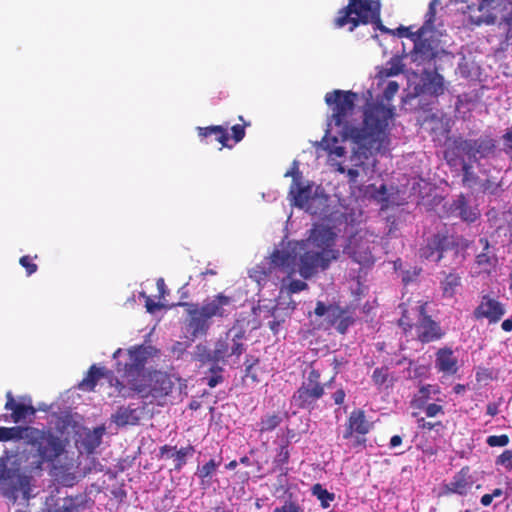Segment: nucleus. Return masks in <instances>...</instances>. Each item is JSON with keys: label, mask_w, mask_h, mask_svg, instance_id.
I'll return each mask as SVG.
<instances>
[{"label": "nucleus", "mask_w": 512, "mask_h": 512, "mask_svg": "<svg viewBox=\"0 0 512 512\" xmlns=\"http://www.w3.org/2000/svg\"><path fill=\"white\" fill-rule=\"evenodd\" d=\"M404 65L400 58H392L385 68L380 71L381 77H391L403 72Z\"/></svg>", "instance_id": "31"}, {"label": "nucleus", "mask_w": 512, "mask_h": 512, "mask_svg": "<svg viewBox=\"0 0 512 512\" xmlns=\"http://www.w3.org/2000/svg\"><path fill=\"white\" fill-rule=\"evenodd\" d=\"M193 453L194 447L192 445L181 447L179 450L175 449V451L171 454V457L174 458V470L180 471L186 464V457L192 455Z\"/></svg>", "instance_id": "30"}, {"label": "nucleus", "mask_w": 512, "mask_h": 512, "mask_svg": "<svg viewBox=\"0 0 512 512\" xmlns=\"http://www.w3.org/2000/svg\"><path fill=\"white\" fill-rule=\"evenodd\" d=\"M290 458V451H289V444L286 443L284 445H281L277 451V454L274 458V465L276 468H278L280 471H283L286 469V465L289 462Z\"/></svg>", "instance_id": "34"}, {"label": "nucleus", "mask_w": 512, "mask_h": 512, "mask_svg": "<svg viewBox=\"0 0 512 512\" xmlns=\"http://www.w3.org/2000/svg\"><path fill=\"white\" fill-rule=\"evenodd\" d=\"M399 90V84L396 81L388 82L386 88L383 91V98L390 102Z\"/></svg>", "instance_id": "49"}, {"label": "nucleus", "mask_w": 512, "mask_h": 512, "mask_svg": "<svg viewBox=\"0 0 512 512\" xmlns=\"http://www.w3.org/2000/svg\"><path fill=\"white\" fill-rule=\"evenodd\" d=\"M259 363V359L255 357H247L245 364V377L250 378L252 382H259L257 373L254 371V366Z\"/></svg>", "instance_id": "38"}, {"label": "nucleus", "mask_w": 512, "mask_h": 512, "mask_svg": "<svg viewBox=\"0 0 512 512\" xmlns=\"http://www.w3.org/2000/svg\"><path fill=\"white\" fill-rule=\"evenodd\" d=\"M455 148L469 159L486 158L496 149V140L489 135L477 139H460L454 142Z\"/></svg>", "instance_id": "10"}, {"label": "nucleus", "mask_w": 512, "mask_h": 512, "mask_svg": "<svg viewBox=\"0 0 512 512\" xmlns=\"http://www.w3.org/2000/svg\"><path fill=\"white\" fill-rule=\"evenodd\" d=\"M370 431V424L366 420L363 410H353L346 422L343 432V438L346 440L352 439L354 434H357L352 440L351 447L359 448L365 447L366 438L364 437Z\"/></svg>", "instance_id": "11"}, {"label": "nucleus", "mask_w": 512, "mask_h": 512, "mask_svg": "<svg viewBox=\"0 0 512 512\" xmlns=\"http://www.w3.org/2000/svg\"><path fill=\"white\" fill-rule=\"evenodd\" d=\"M230 355L229 353V344L226 340H218L215 343V348L213 350V358L214 363L219 362L220 360H223L225 357H228Z\"/></svg>", "instance_id": "35"}, {"label": "nucleus", "mask_w": 512, "mask_h": 512, "mask_svg": "<svg viewBox=\"0 0 512 512\" xmlns=\"http://www.w3.org/2000/svg\"><path fill=\"white\" fill-rule=\"evenodd\" d=\"M496 465L503 466L506 470L512 471V451H503L496 459Z\"/></svg>", "instance_id": "43"}, {"label": "nucleus", "mask_w": 512, "mask_h": 512, "mask_svg": "<svg viewBox=\"0 0 512 512\" xmlns=\"http://www.w3.org/2000/svg\"><path fill=\"white\" fill-rule=\"evenodd\" d=\"M308 288V284L302 280H292L288 287H287V290H288V293L290 294H294V293H298V292H301L303 290H306Z\"/></svg>", "instance_id": "54"}, {"label": "nucleus", "mask_w": 512, "mask_h": 512, "mask_svg": "<svg viewBox=\"0 0 512 512\" xmlns=\"http://www.w3.org/2000/svg\"><path fill=\"white\" fill-rule=\"evenodd\" d=\"M104 377L109 378L111 386L115 388L114 384L116 378L112 375V372L93 364L88 369L86 376L78 384V388L84 392H92L94 391L98 381Z\"/></svg>", "instance_id": "17"}, {"label": "nucleus", "mask_w": 512, "mask_h": 512, "mask_svg": "<svg viewBox=\"0 0 512 512\" xmlns=\"http://www.w3.org/2000/svg\"><path fill=\"white\" fill-rule=\"evenodd\" d=\"M273 512H303L301 507L293 501H285L282 506L274 508Z\"/></svg>", "instance_id": "50"}, {"label": "nucleus", "mask_w": 512, "mask_h": 512, "mask_svg": "<svg viewBox=\"0 0 512 512\" xmlns=\"http://www.w3.org/2000/svg\"><path fill=\"white\" fill-rule=\"evenodd\" d=\"M113 422L118 426L136 425L140 420L137 408L121 406L112 416Z\"/></svg>", "instance_id": "20"}, {"label": "nucleus", "mask_w": 512, "mask_h": 512, "mask_svg": "<svg viewBox=\"0 0 512 512\" xmlns=\"http://www.w3.org/2000/svg\"><path fill=\"white\" fill-rule=\"evenodd\" d=\"M380 9L378 0H348V4L338 10L333 27L341 29L348 26V31L353 32L360 25L372 23L375 29L390 34L392 30L381 21Z\"/></svg>", "instance_id": "6"}, {"label": "nucleus", "mask_w": 512, "mask_h": 512, "mask_svg": "<svg viewBox=\"0 0 512 512\" xmlns=\"http://www.w3.org/2000/svg\"><path fill=\"white\" fill-rule=\"evenodd\" d=\"M486 442L490 447H503L509 443V437L506 434L491 435Z\"/></svg>", "instance_id": "46"}, {"label": "nucleus", "mask_w": 512, "mask_h": 512, "mask_svg": "<svg viewBox=\"0 0 512 512\" xmlns=\"http://www.w3.org/2000/svg\"><path fill=\"white\" fill-rule=\"evenodd\" d=\"M462 183L465 187L473 188L478 184L479 177L474 173L472 166L465 161L462 164Z\"/></svg>", "instance_id": "32"}, {"label": "nucleus", "mask_w": 512, "mask_h": 512, "mask_svg": "<svg viewBox=\"0 0 512 512\" xmlns=\"http://www.w3.org/2000/svg\"><path fill=\"white\" fill-rule=\"evenodd\" d=\"M329 308H330V305H326L322 301H318L316 303V307L314 309V313L318 317H325L327 312H328V310H329Z\"/></svg>", "instance_id": "57"}, {"label": "nucleus", "mask_w": 512, "mask_h": 512, "mask_svg": "<svg viewBox=\"0 0 512 512\" xmlns=\"http://www.w3.org/2000/svg\"><path fill=\"white\" fill-rule=\"evenodd\" d=\"M178 305L187 308L186 325L192 338L205 336L212 319L226 318L235 310L234 298L222 292L206 298L201 305L187 302Z\"/></svg>", "instance_id": "5"}, {"label": "nucleus", "mask_w": 512, "mask_h": 512, "mask_svg": "<svg viewBox=\"0 0 512 512\" xmlns=\"http://www.w3.org/2000/svg\"><path fill=\"white\" fill-rule=\"evenodd\" d=\"M281 423L282 417L278 413L264 415L259 423V432H271L275 430Z\"/></svg>", "instance_id": "27"}, {"label": "nucleus", "mask_w": 512, "mask_h": 512, "mask_svg": "<svg viewBox=\"0 0 512 512\" xmlns=\"http://www.w3.org/2000/svg\"><path fill=\"white\" fill-rule=\"evenodd\" d=\"M450 211L461 218L465 222H474L479 217V212L476 208L471 207L465 196L460 195L457 200L450 206Z\"/></svg>", "instance_id": "19"}, {"label": "nucleus", "mask_w": 512, "mask_h": 512, "mask_svg": "<svg viewBox=\"0 0 512 512\" xmlns=\"http://www.w3.org/2000/svg\"><path fill=\"white\" fill-rule=\"evenodd\" d=\"M505 314L504 306L496 299L484 295L474 310L476 319H488L489 323H497Z\"/></svg>", "instance_id": "13"}, {"label": "nucleus", "mask_w": 512, "mask_h": 512, "mask_svg": "<svg viewBox=\"0 0 512 512\" xmlns=\"http://www.w3.org/2000/svg\"><path fill=\"white\" fill-rule=\"evenodd\" d=\"M418 428L423 430H436V432L444 433L445 425L441 422L426 421L424 418L417 420Z\"/></svg>", "instance_id": "41"}, {"label": "nucleus", "mask_w": 512, "mask_h": 512, "mask_svg": "<svg viewBox=\"0 0 512 512\" xmlns=\"http://www.w3.org/2000/svg\"><path fill=\"white\" fill-rule=\"evenodd\" d=\"M198 135L200 137L206 138L208 136L214 135L216 140L223 147H231L228 145L229 135L227 128L222 125H212L208 127H198Z\"/></svg>", "instance_id": "22"}, {"label": "nucleus", "mask_w": 512, "mask_h": 512, "mask_svg": "<svg viewBox=\"0 0 512 512\" xmlns=\"http://www.w3.org/2000/svg\"><path fill=\"white\" fill-rule=\"evenodd\" d=\"M176 447H172V446H169V445H163L162 447H160V450H159V454H160V458H164L166 455L167 457H170L168 454L169 453H173L175 451Z\"/></svg>", "instance_id": "63"}, {"label": "nucleus", "mask_w": 512, "mask_h": 512, "mask_svg": "<svg viewBox=\"0 0 512 512\" xmlns=\"http://www.w3.org/2000/svg\"><path fill=\"white\" fill-rule=\"evenodd\" d=\"M438 4L439 0H432L429 3L428 11L425 15V22L420 28H418V30L413 34V36L423 38L428 32L433 31L435 29L434 22L436 18V6Z\"/></svg>", "instance_id": "24"}, {"label": "nucleus", "mask_w": 512, "mask_h": 512, "mask_svg": "<svg viewBox=\"0 0 512 512\" xmlns=\"http://www.w3.org/2000/svg\"><path fill=\"white\" fill-rule=\"evenodd\" d=\"M325 386L326 384L321 382L320 371L311 367L293 393L291 404L301 410L313 411L318 407V401L325 395Z\"/></svg>", "instance_id": "8"}, {"label": "nucleus", "mask_w": 512, "mask_h": 512, "mask_svg": "<svg viewBox=\"0 0 512 512\" xmlns=\"http://www.w3.org/2000/svg\"><path fill=\"white\" fill-rule=\"evenodd\" d=\"M222 371V368H220L219 366H213L211 368V372L213 373L212 376H210L209 378H207V385L211 388H214L216 387L219 383H221L223 381V377L222 375L220 374Z\"/></svg>", "instance_id": "48"}, {"label": "nucleus", "mask_w": 512, "mask_h": 512, "mask_svg": "<svg viewBox=\"0 0 512 512\" xmlns=\"http://www.w3.org/2000/svg\"><path fill=\"white\" fill-rule=\"evenodd\" d=\"M410 29H411V27L400 26L396 30H392L391 34L392 35H396V36H398L400 38L406 37V38H410L412 40L419 39L417 36H413V34L415 32H411Z\"/></svg>", "instance_id": "55"}, {"label": "nucleus", "mask_w": 512, "mask_h": 512, "mask_svg": "<svg viewBox=\"0 0 512 512\" xmlns=\"http://www.w3.org/2000/svg\"><path fill=\"white\" fill-rule=\"evenodd\" d=\"M437 394L439 393V390L436 386L433 385H426L422 386L417 394L414 395L413 399L411 400V406L413 408H423L425 404L430 399H434L431 397V394Z\"/></svg>", "instance_id": "25"}, {"label": "nucleus", "mask_w": 512, "mask_h": 512, "mask_svg": "<svg viewBox=\"0 0 512 512\" xmlns=\"http://www.w3.org/2000/svg\"><path fill=\"white\" fill-rule=\"evenodd\" d=\"M349 254L353 261L362 266H370L374 263V257L368 249L361 251L353 249Z\"/></svg>", "instance_id": "33"}, {"label": "nucleus", "mask_w": 512, "mask_h": 512, "mask_svg": "<svg viewBox=\"0 0 512 512\" xmlns=\"http://www.w3.org/2000/svg\"><path fill=\"white\" fill-rule=\"evenodd\" d=\"M196 360L202 363L214 362L213 351L205 346H197Z\"/></svg>", "instance_id": "45"}, {"label": "nucleus", "mask_w": 512, "mask_h": 512, "mask_svg": "<svg viewBox=\"0 0 512 512\" xmlns=\"http://www.w3.org/2000/svg\"><path fill=\"white\" fill-rule=\"evenodd\" d=\"M148 350L143 345L134 346L127 350L125 361H117L116 371L127 382L126 386L119 379H115V390L123 398H130L134 394L142 398L154 399L168 396L174 387L169 374L158 370H146Z\"/></svg>", "instance_id": "2"}, {"label": "nucleus", "mask_w": 512, "mask_h": 512, "mask_svg": "<svg viewBox=\"0 0 512 512\" xmlns=\"http://www.w3.org/2000/svg\"><path fill=\"white\" fill-rule=\"evenodd\" d=\"M458 287H461V277L450 273V295L456 292Z\"/></svg>", "instance_id": "58"}, {"label": "nucleus", "mask_w": 512, "mask_h": 512, "mask_svg": "<svg viewBox=\"0 0 512 512\" xmlns=\"http://www.w3.org/2000/svg\"><path fill=\"white\" fill-rule=\"evenodd\" d=\"M471 244V241L461 236L452 237L450 241V252H452L456 264L461 265L466 260Z\"/></svg>", "instance_id": "21"}, {"label": "nucleus", "mask_w": 512, "mask_h": 512, "mask_svg": "<svg viewBox=\"0 0 512 512\" xmlns=\"http://www.w3.org/2000/svg\"><path fill=\"white\" fill-rule=\"evenodd\" d=\"M222 460L223 459L221 456H219L218 459H210L203 466L198 467L196 475L202 482L208 478H211L212 475L216 472L217 468L221 465Z\"/></svg>", "instance_id": "26"}, {"label": "nucleus", "mask_w": 512, "mask_h": 512, "mask_svg": "<svg viewBox=\"0 0 512 512\" xmlns=\"http://www.w3.org/2000/svg\"><path fill=\"white\" fill-rule=\"evenodd\" d=\"M233 342L234 343L233 346L231 347L230 355L240 356L244 351V345L243 343L236 341L235 339L233 340Z\"/></svg>", "instance_id": "60"}, {"label": "nucleus", "mask_w": 512, "mask_h": 512, "mask_svg": "<svg viewBox=\"0 0 512 512\" xmlns=\"http://www.w3.org/2000/svg\"><path fill=\"white\" fill-rule=\"evenodd\" d=\"M4 408L12 411L10 418L14 423L24 421L27 417H31L36 414V409L31 404L16 402L11 391L6 393V403Z\"/></svg>", "instance_id": "18"}, {"label": "nucleus", "mask_w": 512, "mask_h": 512, "mask_svg": "<svg viewBox=\"0 0 512 512\" xmlns=\"http://www.w3.org/2000/svg\"><path fill=\"white\" fill-rule=\"evenodd\" d=\"M421 409L424 410L427 417H431V418L435 417L438 413L444 414L443 407L441 405H438L435 403H431V404L426 403L425 406Z\"/></svg>", "instance_id": "52"}, {"label": "nucleus", "mask_w": 512, "mask_h": 512, "mask_svg": "<svg viewBox=\"0 0 512 512\" xmlns=\"http://www.w3.org/2000/svg\"><path fill=\"white\" fill-rule=\"evenodd\" d=\"M481 188L484 192L489 191L490 193H495V191L497 190L498 187L496 185H494L490 180H485L481 184Z\"/></svg>", "instance_id": "62"}, {"label": "nucleus", "mask_w": 512, "mask_h": 512, "mask_svg": "<svg viewBox=\"0 0 512 512\" xmlns=\"http://www.w3.org/2000/svg\"><path fill=\"white\" fill-rule=\"evenodd\" d=\"M72 510V499L65 498L63 499V502L61 504L58 502L55 503L54 507L51 510H49V512H72Z\"/></svg>", "instance_id": "51"}, {"label": "nucleus", "mask_w": 512, "mask_h": 512, "mask_svg": "<svg viewBox=\"0 0 512 512\" xmlns=\"http://www.w3.org/2000/svg\"><path fill=\"white\" fill-rule=\"evenodd\" d=\"M312 495L315 496L321 503L323 508H328L330 502L334 501L335 494L329 492L320 483H316L311 488Z\"/></svg>", "instance_id": "28"}, {"label": "nucleus", "mask_w": 512, "mask_h": 512, "mask_svg": "<svg viewBox=\"0 0 512 512\" xmlns=\"http://www.w3.org/2000/svg\"><path fill=\"white\" fill-rule=\"evenodd\" d=\"M293 257L288 251L275 250L271 254V265L275 268H289Z\"/></svg>", "instance_id": "29"}, {"label": "nucleus", "mask_w": 512, "mask_h": 512, "mask_svg": "<svg viewBox=\"0 0 512 512\" xmlns=\"http://www.w3.org/2000/svg\"><path fill=\"white\" fill-rule=\"evenodd\" d=\"M394 108L383 103H372L364 111L363 127L353 128L351 138L357 144L356 153L368 158L382 150L388 143L389 120Z\"/></svg>", "instance_id": "3"}, {"label": "nucleus", "mask_w": 512, "mask_h": 512, "mask_svg": "<svg viewBox=\"0 0 512 512\" xmlns=\"http://www.w3.org/2000/svg\"><path fill=\"white\" fill-rule=\"evenodd\" d=\"M354 323V319L349 313L344 310L343 315L341 318L338 319V321L335 323L334 327L337 329V331L341 334L346 333L347 329L350 325Z\"/></svg>", "instance_id": "39"}, {"label": "nucleus", "mask_w": 512, "mask_h": 512, "mask_svg": "<svg viewBox=\"0 0 512 512\" xmlns=\"http://www.w3.org/2000/svg\"><path fill=\"white\" fill-rule=\"evenodd\" d=\"M289 195L292 198L293 205L301 209H305L312 215L318 214L314 204L319 200L312 196V187L310 185H303L301 182V173L299 168L296 167L294 174V181H292Z\"/></svg>", "instance_id": "12"}, {"label": "nucleus", "mask_w": 512, "mask_h": 512, "mask_svg": "<svg viewBox=\"0 0 512 512\" xmlns=\"http://www.w3.org/2000/svg\"><path fill=\"white\" fill-rule=\"evenodd\" d=\"M426 305L427 303L420 304L411 312L404 311L398 321L405 333L415 327L417 338L423 343L432 342L442 336L439 325L426 314Z\"/></svg>", "instance_id": "7"}, {"label": "nucleus", "mask_w": 512, "mask_h": 512, "mask_svg": "<svg viewBox=\"0 0 512 512\" xmlns=\"http://www.w3.org/2000/svg\"><path fill=\"white\" fill-rule=\"evenodd\" d=\"M479 244L482 247V251L475 256V263L481 273H491V271L498 264V257L495 249L490 245L489 240L486 237L479 239Z\"/></svg>", "instance_id": "15"}, {"label": "nucleus", "mask_w": 512, "mask_h": 512, "mask_svg": "<svg viewBox=\"0 0 512 512\" xmlns=\"http://www.w3.org/2000/svg\"><path fill=\"white\" fill-rule=\"evenodd\" d=\"M345 396H346L345 391L342 388H340L333 393L332 398H333L335 404L341 405L344 403Z\"/></svg>", "instance_id": "59"}, {"label": "nucleus", "mask_w": 512, "mask_h": 512, "mask_svg": "<svg viewBox=\"0 0 512 512\" xmlns=\"http://www.w3.org/2000/svg\"><path fill=\"white\" fill-rule=\"evenodd\" d=\"M347 176L349 178V182L355 184L357 182V178L359 176V172L357 169L351 168L346 171Z\"/></svg>", "instance_id": "64"}, {"label": "nucleus", "mask_w": 512, "mask_h": 512, "mask_svg": "<svg viewBox=\"0 0 512 512\" xmlns=\"http://www.w3.org/2000/svg\"><path fill=\"white\" fill-rule=\"evenodd\" d=\"M480 488V485H476V478L471 472L469 467H463L454 477L450 483V492L457 493L460 495H466L472 489Z\"/></svg>", "instance_id": "16"}, {"label": "nucleus", "mask_w": 512, "mask_h": 512, "mask_svg": "<svg viewBox=\"0 0 512 512\" xmlns=\"http://www.w3.org/2000/svg\"><path fill=\"white\" fill-rule=\"evenodd\" d=\"M502 139L504 141V152L512 160V127L507 129Z\"/></svg>", "instance_id": "53"}, {"label": "nucleus", "mask_w": 512, "mask_h": 512, "mask_svg": "<svg viewBox=\"0 0 512 512\" xmlns=\"http://www.w3.org/2000/svg\"><path fill=\"white\" fill-rule=\"evenodd\" d=\"M372 197L382 204V208H387L391 202L387 186L385 184H381L379 188H375V191L372 193Z\"/></svg>", "instance_id": "36"}, {"label": "nucleus", "mask_w": 512, "mask_h": 512, "mask_svg": "<svg viewBox=\"0 0 512 512\" xmlns=\"http://www.w3.org/2000/svg\"><path fill=\"white\" fill-rule=\"evenodd\" d=\"M1 442H21L13 449H5L0 457V483L9 486L5 495L17 499L16 493L23 491L29 499V478L21 473L22 465L30 471L42 470L46 463H54L66 451L67 440L51 428L31 425L0 426Z\"/></svg>", "instance_id": "1"}, {"label": "nucleus", "mask_w": 512, "mask_h": 512, "mask_svg": "<svg viewBox=\"0 0 512 512\" xmlns=\"http://www.w3.org/2000/svg\"><path fill=\"white\" fill-rule=\"evenodd\" d=\"M447 247V236L436 234L428 239L427 243L420 248V257L431 262H438L442 259Z\"/></svg>", "instance_id": "14"}, {"label": "nucleus", "mask_w": 512, "mask_h": 512, "mask_svg": "<svg viewBox=\"0 0 512 512\" xmlns=\"http://www.w3.org/2000/svg\"><path fill=\"white\" fill-rule=\"evenodd\" d=\"M388 379V368L378 367L373 371L372 380L377 386H382Z\"/></svg>", "instance_id": "42"}, {"label": "nucleus", "mask_w": 512, "mask_h": 512, "mask_svg": "<svg viewBox=\"0 0 512 512\" xmlns=\"http://www.w3.org/2000/svg\"><path fill=\"white\" fill-rule=\"evenodd\" d=\"M20 265L25 268L27 276H31L38 269V266L33 262L29 255L22 256L19 259Z\"/></svg>", "instance_id": "47"}, {"label": "nucleus", "mask_w": 512, "mask_h": 512, "mask_svg": "<svg viewBox=\"0 0 512 512\" xmlns=\"http://www.w3.org/2000/svg\"><path fill=\"white\" fill-rule=\"evenodd\" d=\"M344 309L337 305H330V308L325 316V320L330 326H334L339 318L343 315Z\"/></svg>", "instance_id": "40"}, {"label": "nucleus", "mask_w": 512, "mask_h": 512, "mask_svg": "<svg viewBox=\"0 0 512 512\" xmlns=\"http://www.w3.org/2000/svg\"><path fill=\"white\" fill-rule=\"evenodd\" d=\"M141 295L145 297V307L149 313H154L155 311H158L163 307L161 303L155 302L149 296H146L144 293H141Z\"/></svg>", "instance_id": "56"}, {"label": "nucleus", "mask_w": 512, "mask_h": 512, "mask_svg": "<svg viewBox=\"0 0 512 512\" xmlns=\"http://www.w3.org/2000/svg\"><path fill=\"white\" fill-rule=\"evenodd\" d=\"M156 286L159 292V298H164L167 292L166 284L163 278H158L156 281Z\"/></svg>", "instance_id": "61"}, {"label": "nucleus", "mask_w": 512, "mask_h": 512, "mask_svg": "<svg viewBox=\"0 0 512 512\" xmlns=\"http://www.w3.org/2000/svg\"><path fill=\"white\" fill-rule=\"evenodd\" d=\"M436 367L443 372L448 371V348H442L437 353Z\"/></svg>", "instance_id": "44"}, {"label": "nucleus", "mask_w": 512, "mask_h": 512, "mask_svg": "<svg viewBox=\"0 0 512 512\" xmlns=\"http://www.w3.org/2000/svg\"><path fill=\"white\" fill-rule=\"evenodd\" d=\"M238 119L242 121L243 124H236L231 127L232 139L235 143L243 140L246 134L245 128L250 126V122H245L243 116H239Z\"/></svg>", "instance_id": "37"}, {"label": "nucleus", "mask_w": 512, "mask_h": 512, "mask_svg": "<svg viewBox=\"0 0 512 512\" xmlns=\"http://www.w3.org/2000/svg\"><path fill=\"white\" fill-rule=\"evenodd\" d=\"M424 89L426 92L439 95L444 91V79L443 76L437 72H425L424 78Z\"/></svg>", "instance_id": "23"}, {"label": "nucleus", "mask_w": 512, "mask_h": 512, "mask_svg": "<svg viewBox=\"0 0 512 512\" xmlns=\"http://www.w3.org/2000/svg\"><path fill=\"white\" fill-rule=\"evenodd\" d=\"M337 233L327 225H315L306 241L307 248L299 259V273L309 279L319 270H326L332 261L338 260L340 250L336 247Z\"/></svg>", "instance_id": "4"}, {"label": "nucleus", "mask_w": 512, "mask_h": 512, "mask_svg": "<svg viewBox=\"0 0 512 512\" xmlns=\"http://www.w3.org/2000/svg\"><path fill=\"white\" fill-rule=\"evenodd\" d=\"M356 99L357 94L352 91L334 90L325 95L326 104L334 105L332 121L335 126L340 127L344 124L347 116L354 110Z\"/></svg>", "instance_id": "9"}]
</instances>
